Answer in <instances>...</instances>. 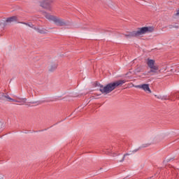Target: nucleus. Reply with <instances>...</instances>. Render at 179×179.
I'll use <instances>...</instances> for the list:
<instances>
[{"label":"nucleus","instance_id":"1","mask_svg":"<svg viewBox=\"0 0 179 179\" xmlns=\"http://www.w3.org/2000/svg\"><path fill=\"white\" fill-rule=\"evenodd\" d=\"M125 82H127L125 80H116V81L112 82L110 83H108L105 87H103L101 84H97V83H96V86H99V87H100L99 91L103 94H108V93H111V92H113V90H115V89H117V87H120L122 85H123L124 83H125Z\"/></svg>","mask_w":179,"mask_h":179},{"label":"nucleus","instance_id":"2","mask_svg":"<svg viewBox=\"0 0 179 179\" xmlns=\"http://www.w3.org/2000/svg\"><path fill=\"white\" fill-rule=\"evenodd\" d=\"M155 31V27H143L141 28H138L137 31H132L127 32L124 34L127 38H131V37H139L142 34H146V33H153Z\"/></svg>","mask_w":179,"mask_h":179},{"label":"nucleus","instance_id":"3","mask_svg":"<svg viewBox=\"0 0 179 179\" xmlns=\"http://www.w3.org/2000/svg\"><path fill=\"white\" fill-rule=\"evenodd\" d=\"M43 15L48 20H52V22H54L57 26H66V22L65 20L52 15H50L48 13L43 12Z\"/></svg>","mask_w":179,"mask_h":179},{"label":"nucleus","instance_id":"4","mask_svg":"<svg viewBox=\"0 0 179 179\" xmlns=\"http://www.w3.org/2000/svg\"><path fill=\"white\" fill-rule=\"evenodd\" d=\"M146 64L150 69L148 71V73H159V65L156 64V61L155 59L148 58Z\"/></svg>","mask_w":179,"mask_h":179},{"label":"nucleus","instance_id":"5","mask_svg":"<svg viewBox=\"0 0 179 179\" xmlns=\"http://www.w3.org/2000/svg\"><path fill=\"white\" fill-rule=\"evenodd\" d=\"M54 2V0H42L40 3V6L46 9L47 10L51 11L52 9V3Z\"/></svg>","mask_w":179,"mask_h":179},{"label":"nucleus","instance_id":"6","mask_svg":"<svg viewBox=\"0 0 179 179\" xmlns=\"http://www.w3.org/2000/svg\"><path fill=\"white\" fill-rule=\"evenodd\" d=\"M13 22H17L19 23V16H11L10 17H7L6 20V23H12Z\"/></svg>","mask_w":179,"mask_h":179},{"label":"nucleus","instance_id":"7","mask_svg":"<svg viewBox=\"0 0 179 179\" xmlns=\"http://www.w3.org/2000/svg\"><path fill=\"white\" fill-rule=\"evenodd\" d=\"M6 99L8 101H12V100H13L8 94H5L3 92H0V100L5 101Z\"/></svg>","mask_w":179,"mask_h":179},{"label":"nucleus","instance_id":"8","mask_svg":"<svg viewBox=\"0 0 179 179\" xmlns=\"http://www.w3.org/2000/svg\"><path fill=\"white\" fill-rule=\"evenodd\" d=\"M136 87H138L139 89H143L145 92H148V93H152L150 88L149 87L148 84H143L141 85H137Z\"/></svg>","mask_w":179,"mask_h":179},{"label":"nucleus","instance_id":"9","mask_svg":"<svg viewBox=\"0 0 179 179\" xmlns=\"http://www.w3.org/2000/svg\"><path fill=\"white\" fill-rule=\"evenodd\" d=\"M11 101H14L15 103H20L21 105L24 104L26 101H27V99L26 98H17V99H13L11 100Z\"/></svg>","mask_w":179,"mask_h":179},{"label":"nucleus","instance_id":"10","mask_svg":"<svg viewBox=\"0 0 179 179\" xmlns=\"http://www.w3.org/2000/svg\"><path fill=\"white\" fill-rule=\"evenodd\" d=\"M34 29L38 33H40V34H47V33L48 32V31L44 28L40 29V28L34 27Z\"/></svg>","mask_w":179,"mask_h":179},{"label":"nucleus","instance_id":"11","mask_svg":"<svg viewBox=\"0 0 179 179\" xmlns=\"http://www.w3.org/2000/svg\"><path fill=\"white\" fill-rule=\"evenodd\" d=\"M117 148H112L111 150H110L108 151V153H111L112 155H113V157H115V156H118L120 154H117Z\"/></svg>","mask_w":179,"mask_h":179},{"label":"nucleus","instance_id":"12","mask_svg":"<svg viewBox=\"0 0 179 179\" xmlns=\"http://www.w3.org/2000/svg\"><path fill=\"white\" fill-rule=\"evenodd\" d=\"M57 66H58V64H51V66L49 68V71L54 72V71H55V69H57Z\"/></svg>","mask_w":179,"mask_h":179},{"label":"nucleus","instance_id":"13","mask_svg":"<svg viewBox=\"0 0 179 179\" xmlns=\"http://www.w3.org/2000/svg\"><path fill=\"white\" fill-rule=\"evenodd\" d=\"M18 23H21V24H25V26H29V27H31V29H34V25L33 24H29L27 22H18Z\"/></svg>","mask_w":179,"mask_h":179},{"label":"nucleus","instance_id":"14","mask_svg":"<svg viewBox=\"0 0 179 179\" xmlns=\"http://www.w3.org/2000/svg\"><path fill=\"white\" fill-rule=\"evenodd\" d=\"M155 97H157V99H161L162 100H167V96H158L155 95Z\"/></svg>","mask_w":179,"mask_h":179},{"label":"nucleus","instance_id":"15","mask_svg":"<svg viewBox=\"0 0 179 179\" xmlns=\"http://www.w3.org/2000/svg\"><path fill=\"white\" fill-rule=\"evenodd\" d=\"M130 155L131 154H129V153L124 154L123 157H122V160H120V162H124V160H125V157H127V156H130Z\"/></svg>","mask_w":179,"mask_h":179},{"label":"nucleus","instance_id":"16","mask_svg":"<svg viewBox=\"0 0 179 179\" xmlns=\"http://www.w3.org/2000/svg\"><path fill=\"white\" fill-rule=\"evenodd\" d=\"M150 146V143H145V144H143L141 148H148Z\"/></svg>","mask_w":179,"mask_h":179},{"label":"nucleus","instance_id":"17","mask_svg":"<svg viewBox=\"0 0 179 179\" xmlns=\"http://www.w3.org/2000/svg\"><path fill=\"white\" fill-rule=\"evenodd\" d=\"M2 128V122H0V129Z\"/></svg>","mask_w":179,"mask_h":179},{"label":"nucleus","instance_id":"18","mask_svg":"<svg viewBox=\"0 0 179 179\" xmlns=\"http://www.w3.org/2000/svg\"><path fill=\"white\" fill-rule=\"evenodd\" d=\"M0 179H3V177H2L1 176H0Z\"/></svg>","mask_w":179,"mask_h":179},{"label":"nucleus","instance_id":"19","mask_svg":"<svg viewBox=\"0 0 179 179\" xmlns=\"http://www.w3.org/2000/svg\"><path fill=\"white\" fill-rule=\"evenodd\" d=\"M137 150H134V152H136Z\"/></svg>","mask_w":179,"mask_h":179}]
</instances>
